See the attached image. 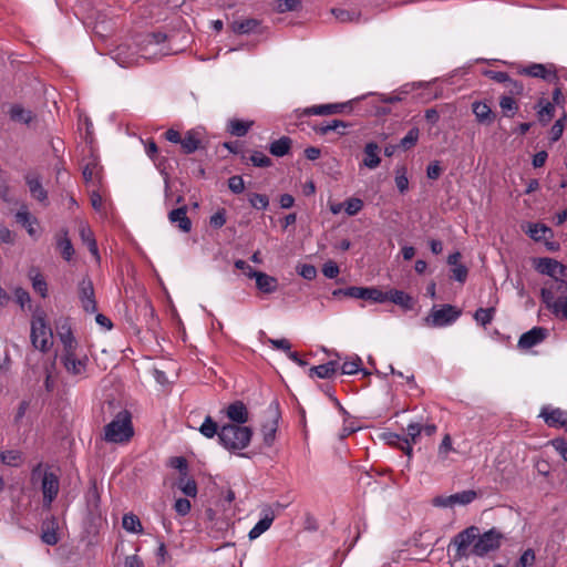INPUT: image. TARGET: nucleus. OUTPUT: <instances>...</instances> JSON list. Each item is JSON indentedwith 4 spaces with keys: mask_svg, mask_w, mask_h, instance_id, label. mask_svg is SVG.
<instances>
[{
    "mask_svg": "<svg viewBox=\"0 0 567 567\" xmlns=\"http://www.w3.org/2000/svg\"><path fill=\"white\" fill-rule=\"evenodd\" d=\"M25 183L29 187V190L31 193V196L35 198L37 200L44 203L48 198V193L43 188L42 183L38 175L35 174H28L25 176Z\"/></svg>",
    "mask_w": 567,
    "mask_h": 567,
    "instance_id": "b1692460",
    "label": "nucleus"
},
{
    "mask_svg": "<svg viewBox=\"0 0 567 567\" xmlns=\"http://www.w3.org/2000/svg\"><path fill=\"white\" fill-rule=\"evenodd\" d=\"M478 532L480 529L477 526H470L454 536L451 542V546L455 550V558L461 559L468 556L470 546L474 545L476 537L478 536Z\"/></svg>",
    "mask_w": 567,
    "mask_h": 567,
    "instance_id": "6e6552de",
    "label": "nucleus"
},
{
    "mask_svg": "<svg viewBox=\"0 0 567 567\" xmlns=\"http://www.w3.org/2000/svg\"><path fill=\"white\" fill-rule=\"evenodd\" d=\"M165 41L166 35L159 32L141 35L137 40L141 59L153 61L166 55Z\"/></svg>",
    "mask_w": 567,
    "mask_h": 567,
    "instance_id": "7ed1b4c3",
    "label": "nucleus"
},
{
    "mask_svg": "<svg viewBox=\"0 0 567 567\" xmlns=\"http://www.w3.org/2000/svg\"><path fill=\"white\" fill-rule=\"evenodd\" d=\"M536 268L540 274L553 279H557V277L567 278V267L551 258H540Z\"/></svg>",
    "mask_w": 567,
    "mask_h": 567,
    "instance_id": "2eb2a0df",
    "label": "nucleus"
},
{
    "mask_svg": "<svg viewBox=\"0 0 567 567\" xmlns=\"http://www.w3.org/2000/svg\"><path fill=\"white\" fill-rule=\"evenodd\" d=\"M452 278L461 284L465 282L468 275V269L466 266L456 265V267L451 268Z\"/></svg>",
    "mask_w": 567,
    "mask_h": 567,
    "instance_id": "e2e57ef3",
    "label": "nucleus"
},
{
    "mask_svg": "<svg viewBox=\"0 0 567 567\" xmlns=\"http://www.w3.org/2000/svg\"><path fill=\"white\" fill-rule=\"evenodd\" d=\"M539 110L537 111L538 120L543 124H547L554 116L555 107L554 105L545 100H540L538 102Z\"/></svg>",
    "mask_w": 567,
    "mask_h": 567,
    "instance_id": "a19ab883",
    "label": "nucleus"
},
{
    "mask_svg": "<svg viewBox=\"0 0 567 567\" xmlns=\"http://www.w3.org/2000/svg\"><path fill=\"white\" fill-rule=\"evenodd\" d=\"M101 173L102 167L100 165L99 158L94 154H91L87 158H85V163L82 167V175L84 181L95 185L101 181Z\"/></svg>",
    "mask_w": 567,
    "mask_h": 567,
    "instance_id": "f3484780",
    "label": "nucleus"
},
{
    "mask_svg": "<svg viewBox=\"0 0 567 567\" xmlns=\"http://www.w3.org/2000/svg\"><path fill=\"white\" fill-rule=\"evenodd\" d=\"M249 161L256 167H269L271 165V159L266 154L258 151L250 155Z\"/></svg>",
    "mask_w": 567,
    "mask_h": 567,
    "instance_id": "6e6d98bb",
    "label": "nucleus"
},
{
    "mask_svg": "<svg viewBox=\"0 0 567 567\" xmlns=\"http://www.w3.org/2000/svg\"><path fill=\"white\" fill-rule=\"evenodd\" d=\"M228 187L235 194H240L245 189V183L243 177L235 175L228 179Z\"/></svg>",
    "mask_w": 567,
    "mask_h": 567,
    "instance_id": "338daca9",
    "label": "nucleus"
},
{
    "mask_svg": "<svg viewBox=\"0 0 567 567\" xmlns=\"http://www.w3.org/2000/svg\"><path fill=\"white\" fill-rule=\"evenodd\" d=\"M182 148L185 154H192L200 147V133L190 130L181 141Z\"/></svg>",
    "mask_w": 567,
    "mask_h": 567,
    "instance_id": "c756f323",
    "label": "nucleus"
},
{
    "mask_svg": "<svg viewBox=\"0 0 567 567\" xmlns=\"http://www.w3.org/2000/svg\"><path fill=\"white\" fill-rule=\"evenodd\" d=\"M262 517L257 522V524L249 530L248 537L249 539H256L266 530H268L275 519V514L270 508H265L262 512Z\"/></svg>",
    "mask_w": 567,
    "mask_h": 567,
    "instance_id": "6ab92c4d",
    "label": "nucleus"
},
{
    "mask_svg": "<svg viewBox=\"0 0 567 567\" xmlns=\"http://www.w3.org/2000/svg\"><path fill=\"white\" fill-rule=\"evenodd\" d=\"M332 13L340 22H358L361 16L358 11H349L344 9H332Z\"/></svg>",
    "mask_w": 567,
    "mask_h": 567,
    "instance_id": "de8ad7c7",
    "label": "nucleus"
},
{
    "mask_svg": "<svg viewBox=\"0 0 567 567\" xmlns=\"http://www.w3.org/2000/svg\"><path fill=\"white\" fill-rule=\"evenodd\" d=\"M395 185L400 193H404L409 188V179L406 176V169L404 167H400L395 172Z\"/></svg>",
    "mask_w": 567,
    "mask_h": 567,
    "instance_id": "bf43d9fd",
    "label": "nucleus"
},
{
    "mask_svg": "<svg viewBox=\"0 0 567 567\" xmlns=\"http://www.w3.org/2000/svg\"><path fill=\"white\" fill-rule=\"evenodd\" d=\"M9 115L12 121L23 124H30L33 120L32 112L30 110H25L19 104H14L11 106Z\"/></svg>",
    "mask_w": 567,
    "mask_h": 567,
    "instance_id": "c9c22d12",
    "label": "nucleus"
},
{
    "mask_svg": "<svg viewBox=\"0 0 567 567\" xmlns=\"http://www.w3.org/2000/svg\"><path fill=\"white\" fill-rule=\"evenodd\" d=\"M0 462L8 466H19L22 463V453L18 450L0 451Z\"/></svg>",
    "mask_w": 567,
    "mask_h": 567,
    "instance_id": "ea45409f",
    "label": "nucleus"
},
{
    "mask_svg": "<svg viewBox=\"0 0 567 567\" xmlns=\"http://www.w3.org/2000/svg\"><path fill=\"white\" fill-rule=\"evenodd\" d=\"M168 219L172 224H175L184 233H188L192 229V221L187 217L186 206L173 209L168 214Z\"/></svg>",
    "mask_w": 567,
    "mask_h": 567,
    "instance_id": "4be33fe9",
    "label": "nucleus"
},
{
    "mask_svg": "<svg viewBox=\"0 0 567 567\" xmlns=\"http://www.w3.org/2000/svg\"><path fill=\"white\" fill-rule=\"evenodd\" d=\"M251 126V122H244L240 120H231L228 124V131L231 135L235 136H244L247 134L248 130Z\"/></svg>",
    "mask_w": 567,
    "mask_h": 567,
    "instance_id": "37998d69",
    "label": "nucleus"
},
{
    "mask_svg": "<svg viewBox=\"0 0 567 567\" xmlns=\"http://www.w3.org/2000/svg\"><path fill=\"white\" fill-rule=\"evenodd\" d=\"M539 417L549 427L565 429L567 431V411L551 405H544L540 410Z\"/></svg>",
    "mask_w": 567,
    "mask_h": 567,
    "instance_id": "9b49d317",
    "label": "nucleus"
},
{
    "mask_svg": "<svg viewBox=\"0 0 567 567\" xmlns=\"http://www.w3.org/2000/svg\"><path fill=\"white\" fill-rule=\"evenodd\" d=\"M209 224L212 227L218 229L221 228L226 224V212L225 209L217 210L214 215L210 216Z\"/></svg>",
    "mask_w": 567,
    "mask_h": 567,
    "instance_id": "774afa93",
    "label": "nucleus"
},
{
    "mask_svg": "<svg viewBox=\"0 0 567 567\" xmlns=\"http://www.w3.org/2000/svg\"><path fill=\"white\" fill-rule=\"evenodd\" d=\"M535 553L533 549L528 548L526 549L519 559L516 561L514 567H528L532 566L535 563Z\"/></svg>",
    "mask_w": 567,
    "mask_h": 567,
    "instance_id": "052dcab7",
    "label": "nucleus"
},
{
    "mask_svg": "<svg viewBox=\"0 0 567 567\" xmlns=\"http://www.w3.org/2000/svg\"><path fill=\"white\" fill-rule=\"evenodd\" d=\"M347 110H349V111L351 110L350 102L328 103V104L313 105V106L307 107L303 111V114H306V115H331V114L343 113Z\"/></svg>",
    "mask_w": 567,
    "mask_h": 567,
    "instance_id": "dca6fc26",
    "label": "nucleus"
},
{
    "mask_svg": "<svg viewBox=\"0 0 567 567\" xmlns=\"http://www.w3.org/2000/svg\"><path fill=\"white\" fill-rule=\"evenodd\" d=\"M503 534L496 528H492L484 534L476 537V540L471 549L475 556L483 557L491 551L497 550L501 547Z\"/></svg>",
    "mask_w": 567,
    "mask_h": 567,
    "instance_id": "0eeeda50",
    "label": "nucleus"
},
{
    "mask_svg": "<svg viewBox=\"0 0 567 567\" xmlns=\"http://www.w3.org/2000/svg\"><path fill=\"white\" fill-rule=\"evenodd\" d=\"M133 434L131 414L126 410L118 412L104 427V440L110 443H125Z\"/></svg>",
    "mask_w": 567,
    "mask_h": 567,
    "instance_id": "f03ea898",
    "label": "nucleus"
},
{
    "mask_svg": "<svg viewBox=\"0 0 567 567\" xmlns=\"http://www.w3.org/2000/svg\"><path fill=\"white\" fill-rule=\"evenodd\" d=\"M540 297L542 301L553 313L557 305V298H555V291L553 290V288H543L540 291Z\"/></svg>",
    "mask_w": 567,
    "mask_h": 567,
    "instance_id": "864d4df0",
    "label": "nucleus"
},
{
    "mask_svg": "<svg viewBox=\"0 0 567 567\" xmlns=\"http://www.w3.org/2000/svg\"><path fill=\"white\" fill-rule=\"evenodd\" d=\"M30 338L32 346L42 352H47L52 346V330L47 326L44 316L39 315L33 317Z\"/></svg>",
    "mask_w": 567,
    "mask_h": 567,
    "instance_id": "39448f33",
    "label": "nucleus"
},
{
    "mask_svg": "<svg viewBox=\"0 0 567 567\" xmlns=\"http://www.w3.org/2000/svg\"><path fill=\"white\" fill-rule=\"evenodd\" d=\"M58 334L63 344V351H72L78 349V342L73 338L69 326L63 324L58 331Z\"/></svg>",
    "mask_w": 567,
    "mask_h": 567,
    "instance_id": "e433bc0d",
    "label": "nucleus"
},
{
    "mask_svg": "<svg viewBox=\"0 0 567 567\" xmlns=\"http://www.w3.org/2000/svg\"><path fill=\"white\" fill-rule=\"evenodd\" d=\"M348 292H349L348 297L354 298V299L372 300L374 302H384L385 301L383 291H381L374 287H370V288L349 287Z\"/></svg>",
    "mask_w": 567,
    "mask_h": 567,
    "instance_id": "a211bd4d",
    "label": "nucleus"
},
{
    "mask_svg": "<svg viewBox=\"0 0 567 567\" xmlns=\"http://www.w3.org/2000/svg\"><path fill=\"white\" fill-rule=\"evenodd\" d=\"M79 298L82 305V308L87 313H93L96 311V300L94 296L93 284L90 279H83L79 284Z\"/></svg>",
    "mask_w": 567,
    "mask_h": 567,
    "instance_id": "f8f14e48",
    "label": "nucleus"
},
{
    "mask_svg": "<svg viewBox=\"0 0 567 567\" xmlns=\"http://www.w3.org/2000/svg\"><path fill=\"white\" fill-rule=\"evenodd\" d=\"M380 147L374 142H369L364 146V158H363V165L370 169L377 168L380 163Z\"/></svg>",
    "mask_w": 567,
    "mask_h": 567,
    "instance_id": "393cba45",
    "label": "nucleus"
},
{
    "mask_svg": "<svg viewBox=\"0 0 567 567\" xmlns=\"http://www.w3.org/2000/svg\"><path fill=\"white\" fill-rule=\"evenodd\" d=\"M451 451H453L452 439H451L450 434H445L440 446H439V451H437L439 457L442 460H446L447 455Z\"/></svg>",
    "mask_w": 567,
    "mask_h": 567,
    "instance_id": "680f3d73",
    "label": "nucleus"
},
{
    "mask_svg": "<svg viewBox=\"0 0 567 567\" xmlns=\"http://www.w3.org/2000/svg\"><path fill=\"white\" fill-rule=\"evenodd\" d=\"M112 59L123 68L138 64L141 56L137 43L135 47L127 43L120 44L112 51Z\"/></svg>",
    "mask_w": 567,
    "mask_h": 567,
    "instance_id": "1a4fd4ad",
    "label": "nucleus"
},
{
    "mask_svg": "<svg viewBox=\"0 0 567 567\" xmlns=\"http://www.w3.org/2000/svg\"><path fill=\"white\" fill-rule=\"evenodd\" d=\"M257 288L264 293H272L278 288V281L275 277L258 271L255 277Z\"/></svg>",
    "mask_w": 567,
    "mask_h": 567,
    "instance_id": "cd10ccee",
    "label": "nucleus"
},
{
    "mask_svg": "<svg viewBox=\"0 0 567 567\" xmlns=\"http://www.w3.org/2000/svg\"><path fill=\"white\" fill-rule=\"evenodd\" d=\"M122 525L123 528L128 533L141 534L143 532L140 518L132 513L125 514L123 516Z\"/></svg>",
    "mask_w": 567,
    "mask_h": 567,
    "instance_id": "58836bf2",
    "label": "nucleus"
},
{
    "mask_svg": "<svg viewBox=\"0 0 567 567\" xmlns=\"http://www.w3.org/2000/svg\"><path fill=\"white\" fill-rule=\"evenodd\" d=\"M59 478L52 472H45L42 477V493H43V503L45 506H50L54 498L59 493Z\"/></svg>",
    "mask_w": 567,
    "mask_h": 567,
    "instance_id": "ddd939ff",
    "label": "nucleus"
},
{
    "mask_svg": "<svg viewBox=\"0 0 567 567\" xmlns=\"http://www.w3.org/2000/svg\"><path fill=\"white\" fill-rule=\"evenodd\" d=\"M461 315L462 310L452 305L434 306L424 318V323L432 328H443L454 323Z\"/></svg>",
    "mask_w": 567,
    "mask_h": 567,
    "instance_id": "20e7f679",
    "label": "nucleus"
},
{
    "mask_svg": "<svg viewBox=\"0 0 567 567\" xmlns=\"http://www.w3.org/2000/svg\"><path fill=\"white\" fill-rule=\"evenodd\" d=\"M499 106L504 116L513 117L516 111L518 110V105L512 96L504 95L499 99Z\"/></svg>",
    "mask_w": 567,
    "mask_h": 567,
    "instance_id": "c03bdc74",
    "label": "nucleus"
},
{
    "mask_svg": "<svg viewBox=\"0 0 567 567\" xmlns=\"http://www.w3.org/2000/svg\"><path fill=\"white\" fill-rule=\"evenodd\" d=\"M421 433H422V424H420V423H410L406 426L408 440L412 443H416L419 441Z\"/></svg>",
    "mask_w": 567,
    "mask_h": 567,
    "instance_id": "0e129e2a",
    "label": "nucleus"
},
{
    "mask_svg": "<svg viewBox=\"0 0 567 567\" xmlns=\"http://www.w3.org/2000/svg\"><path fill=\"white\" fill-rule=\"evenodd\" d=\"M349 126L350 124L344 121L331 120L330 122L315 125L313 131L319 135H327L330 132H337L339 135H344L346 128Z\"/></svg>",
    "mask_w": 567,
    "mask_h": 567,
    "instance_id": "5701e85b",
    "label": "nucleus"
},
{
    "mask_svg": "<svg viewBox=\"0 0 567 567\" xmlns=\"http://www.w3.org/2000/svg\"><path fill=\"white\" fill-rule=\"evenodd\" d=\"M61 363L65 371L80 379L87 377L89 358L85 353L76 350L63 351L61 354Z\"/></svg>",
    "mask_w": 567,
    "mask_h": 567,
    "instance_id": "423d86ee",
    "label": "nucleus"
},
{
    "mask_svg": "<svg viewBox=\"0 0 567 567\" xmlns=\"http://www.w3.org/2000/svg\"><path fill=\"white\" fill-rule=\"evenodd\" d=\"M548 336V330L543 327H534L529 331L523 333L518 340V348L522 350H528L539 343H542Z\"/></svg>",
    "mask_w": 567,
    "mask_h": 567,
    "instance_id": "4468645a",
    "label": "nucleus"
},
{
    "mask_svg": "<svg viewBox=\"0 0 567 567\" xmlns=\"http://www.w3.org/2000/svg\"><path fill=\"white\" fill-rule=\"evenodd\" d=\"M198 431L207 439L218 436V441L227 451L236 452L246 449L252 437V431L248 426L224 424L218 430V424L210 415H207Z\"/></svg>",
    "mask_w": 567,
    "mask_h": 567,
    "instance_id": "f257e3e1",
    "label": "nucleus"
},
{
    "mask_svg": "<svg viewBox=\"0 0 567 567\" xmlns=\"http://www.w3.org/2000/svg\"><path fill=\"white\" fill-rule=\"evenodd\" d=\"M415 83L412 84H405L401 87V90L398 93H392L390 95H386L382 99V102L384 103H395L403 100V95L409 94L412 90H414Z\"/></svg>",
    "mask_w": 567,
    "mask_h": 567,
    "instance_id": "8fccbe9b",
    "label": "nucleus"
},
{
    "mask_svg": "<svg viewBox=\"0 0 567 567\" xmlns=\"http://www.w3.org/2000/svg\"><path fill=\"white\" fill-rule=\"evenodd\" d=\"M227 417L237 423L236 425L245 424L248 421V410L241 401H235L226 408Z\"/></svg>",
    "mask_w": 567,
    "mask_h": 567,
    "instance_id": "aec40b11",
    "label": "nucleus"
},
{
    "mask_svg": "<svg viewBox=\"0 0 567 567\" xmlns=\"http://www.w3.org/2000/svg\"><path fill=\"white\" fill-rule=\"evenodd\" d=\"M495 315V308H478L474 313L475 321L482 327H486L489 324Z\"/></svg>",
    "mask_w": 567,
    "mask_h": 567,
    "instance_id": "79ce46f5",
    "label": "nucleus"
},
{
    "mask_svg": "<svg viewBox=\"0 0 567 567\" xmlns=\"http://www.w3.org/2000/svg\"><path fill=\"white\" fill-rule=\"evenodd\" d=\"M383 296L385 297V301L389 300L404 310H412L414 308V299L402 290L393 289L388 292H383Z\"/></svg>",
    "mask_w": 567,
    "mask_h": 567,
    "instance_id": "412c9836",
    "label": "nucleus"
},
{
    "mask_svg": "<svg viewBox=\"0 0 567 567\" xmlns=\"http://www.w3.org/2000/svg\"><path fill=\"white\" fill-rule=\"evenodd\" d=\"M16 219L19 224H21L28 231L31 237H37V230L34 225H37V218L32 217L25 206H22L18 213L16 214Z\"/></svg>",
    "mask_w": 567,
    "mask_h": 567,
    "instance_id": "c85d7f7f",
    "label": "nucleus"
},
{
    "mask_svg": "<svg viewBox=\"0 0 567 567\" xmlns=\"http://www.w3.org/2000/svg\"><path fill=\"white\" fill-rule=\"evenodd\" d=\"M278 430V415L274 414L272 417L267 421L262 427V439L267 446H271L276 440V433Z\"/></svg>",
    "mask_w": 567,
    "mask_h": 567,
    "instance_id": "473e14b6",
    "label": "nucleus"
},
{
    "mask_svg": "<svg viewBox=\"0 0 567 567\" xmlns=\"http://www.w3.org/2000/svg\"><path fill=\"white\" fill-rule=\"evenodd\" d=\"M362 360L359 355H354L353 358L346 360L341 365L342 374H354L360 370V364Z\"/></svg>",
    "mask_w": 567,
    "mask_h": 567,
    "instance_id": "3c124183",
    "label": "nucleus"
},
{
    "mask_svg": "<svg viewBox=\"0 0 567 567\" xmlns=\"http://www.w3.org/2000/svg\"><path fill=\"white\" fill-rule=\"evenodd\" d=\"M363 208V200L358 197H351L344 202V210L348 216L357 215Z\"/></svg>",
    "mask_w": 567,
    "mask_h": 567,
    "instance_id": "603ef678",
    "label": "nucleus"
},
{
    "mask_svg": "<svg viewBox=\"0 0 567 567\" xmlns=\"http://www.w3.org/2000/svg\"><path fill=\"white\" fill-rule=\"evenodd\" d=\"M259 25L260 22L257 19L249 18L240 21H234L230 24V28L236 34H249L256 32Z\"/></svg>",
    "mask_w": 567,
    "mask_h": 567,
    "instance_id": "7c9ffc66",
    "label": "nucleus"
},
{
    "mask_svg": "<svg viewBox=\"0 0 567 567\" xmlns=\"http://www.w3.org/2000/svg\"><path fill=\"white\" fill-rule=\"evenodd\" d=\"M56 246L60 249L62 257L70 261L74 255L73 245L68 236V231L62 229L56 239Z\"/></svg>",
    "mask_w": 567,
    "mask_h": 567,
    "instance_id": "72a5a7b5",
    "label": "nucleus"
},
{
    "mask_svg": "<svg viewBox=\"0 0 567 567\" xmlns=\"http://www.w3.org/2000/svg\"><path fill=\"white\" fill-rule=\"evenodd\" d=\"M419 136H420L419 128L417 127H413L400 141L399 146L402 147L403 150H410L411 147H413L417 143Z\"/></svg>",
    "mask_w": 567,
    "mask_h": 567,
    "instance_id": "09e8293b",
    "label": "nucleus"
},
{
    "mask_svg": "<svg viewBox=\"0 0 567 567\" xmlns=\"http://www.w3.org/2000/svg\"><path fill=\"white\" fill-rule=\"evenodd\" d=\"M79 233L82 241L87 246L90 252L95 257L96 260H99V249L91 228L86 224H81Z\"/></svg>",
    "mask_w": 567,
    "mask_h": 567,
    "instance_id": "2f4dec72",
    "label": "nucleus"
},
{
    "mask_svg": "<svg viewBox=\"0 0 567 567\" xmlns=\"http://www.w3.org/2000/svg\"><path fill=\"white\" fill-rule=\"evenodd\" d=\"M249 203L256 209L265 210L269 205V199L264 194L254 193L249 196Z\"/></svg>",
    "mask_w": 567,
    "mask_h": 567,
    "instance_id": "4d7b16f0",
    "label": "nucleus"
},
{
    "mask_svg": "<svg viewBox=\"0 0 567 567\" xmlns=\"http://www.w3.org/2000/svg\"><path fill=\"white\" fill-rule=\"evenodd\" d=\"M519 73L532 78L543 79L548 82H556L558 80L554 64L532 63L522 68Z\"/></svg>",
    "mask_w": 567,
    "mask_h": 567,
    "instance_id": "9d476101",
    "label": "nucleus"
},
{
    "mask_svg": "<svg viewBox=\"0 0 567 567\" xmlns=\"http://www.w3.org/2000/svg\"><path fill=\"white\" fill-rule=\"evenodd\" d=\"M292 141L288 136H282L277 141H274L269 145V152L271 155L282 157L287 155L291 148Z\"/></svg>",
    "mask_w": 567,
    "mask_h": 567,
    "instance_id": "f704fd0d",
    "label": "nucleus"
},
{
    "mask_svg": "<svg viewBox=\"0 0 567 567\" xmlns=\"http://www.w3.org/2000/svg\"><path fill=\"white\" fill-rule=\"evenodd\" d=\"M29 277L32 281V287L34 291L38 292L42 298H45L48 293V285L43 276L35 269H31L29 272Z\"/></svg>",
    "mask_w": 567,
    "mask_h": 567,
    "instance_id": "4c0bfd02",
    "label": "nucleus"
},
{
    "mask_svg": "<svg viewBox=\"0 0 567 567\" xmlns=\"http://www.w3.org/2000/svg\"><path fill=\"white\" fill-rule=\"evenodd\" d=\"M476 497H477L476 492L472 491V489L462 491V492L452 494L453 506L467 505V504L472 503Z\"/></svg>",
    "mask_w": 567,
    "mask_h": 567,
    "instance_id": "a18cd8bd",
    "label": "nucleus"
},
{
    "mask_svg": "<svg viewBox=\"0 0 567 567\" xmlns=\"http://www.w3.org/2000/svg\"><path fill=\"white\" fill-rule=\"evenodd\" d=\"M553 315L567 320V296L557 298L556 309H554Z\"/></svg>",
    "mask_w": 567,
    "mask_h": 567,
    "instance_id": "69168bd1",
    "label": "nucleus"
},
{
    "mask_svg": "<svg viewBox=\"0 0 567 567\" xmlns=\"http://www.w3.org/2000/svg\"><path fill=\"white\" fill-rule=\"evenodd\" d=\"M548 231H550V229L547 226L543 224H533L529 226L527 233L534 240H542Z\"/></svg>",
    "mask_w": 567,
    "mask_h": 567,
    "instance_id": "5fc2aeb1",
    "label": "nucleus"
},
{
    "mask_svg": "<svg viewBox=\"0 0 567 567\" xmlns=\"http://www.w3.org/2000/svg\"><path fill=\"white\" fill-rule=\"evenodd\" d=\"M300 4L299 0H278L276 3V10L279 13L296 11Z\"/></svg>",
    "mask_w": 567,
    "mask_h": 567,
    "instance_id": "13d9d810",
    "label": "nucleus"
},
{
    "mask_svg": "<svg viewBox=\"0 0 567 567\" xmlns=\"http://www.w3.org/2000/svg\"><path fill=\"white\" fill-rule=\"evenodd\" d=\"M338 367H339L338 361L331 360L324 364H320V365L310 368L309 377L310 378L317 377L319 379H330L337 372Z\"/></svg>",
    "mask_w": 567,
    "mask_h": 567,
    "instance_id": "bb28decb",
    "label": "nucleus"
},
{
    "mask_svg": "<svg viewBox=\"0 0 567 567\" xmlns=\"http://www.w3.org/2000/svg\"><path fill=\"white\" fill-rule=\"evenodd\" d=\"M472 111L476 121L481 124H491L494 121L495 115L485 102H474L472 104Z\"/></svg>",
    "mask_w": 567,
    "mask_h": 567,
    "instance_id": "a878e982",
    "label": "nucleus"
},
{
    "mask_svg": "<svg viewBox=\"0 0 567 567\" xmlns=\"http://www.w3.org/2000/svg\"><path fill=\"white\" fill-rule=\"evenodd\" d=\"M177 486L186 496L195 497L197 495V485L194 480L182 476L177 483Z\"/></svg>",
    "mask_w": 567,
    "mask_h": 567,
    "instance_id": "49530a36",
    "label": "nucleus"
}]
</instances>
